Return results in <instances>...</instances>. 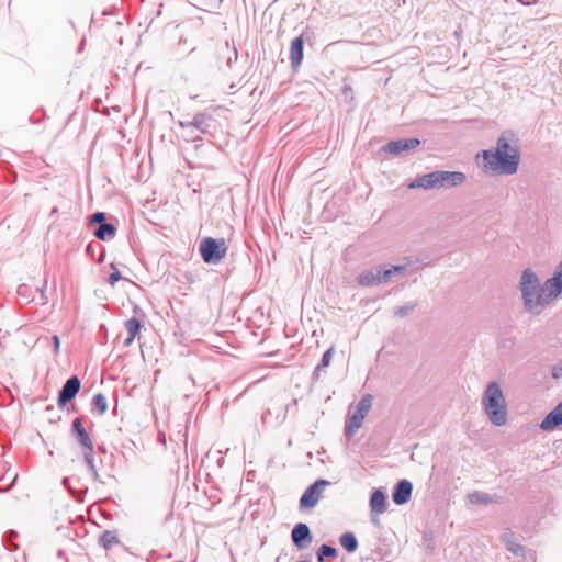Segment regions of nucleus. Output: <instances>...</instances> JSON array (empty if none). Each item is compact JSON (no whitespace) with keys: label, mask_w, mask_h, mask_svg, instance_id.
<instances>
[{"label":"nucleus","mask_w":562,"mask_h":562,"mask_svg":"<svg viewBox=\"0 0 562 562\" xmlns=\"http://www.w3.org/2000/svg\"><path fill=\"white\" fill-rule=\"evenodd\" d=\"M415 306L416 304H406L404 306H400L395 310L394 314L400 317L406 316L415 308Z\"/></svg>","instance_id":"26"},{"label":"nucleus","mask_w":562,"mask_h":562,"mask_svg":"<svg viewBox=\"0 0 562 562\" xmlns=\"http://www.w3.org/2000/svg\"><path fill=\"white\" fill-rule=\"evenodd\" d=\"M469 497V501L472 503V504H483V505H487L490 503H493L494 502V498L492 495H490L488 493H484V492H473V493H470L468 495Z\"/></svg>","instance_id":"20"},{"label":"nucleus","mask_w":562,"mask_h":562,"mask_svg":"<svg viewBox=\"0 0 562 562\" xmlns=\"http://www.w3.org/2000/svg\"><path fill=\"white\" fill-rule=\"evenodd\" d=\"M420 145V140L418 138H401L396 140H391L384 144L380 151L384 154H390L392 156H398L402 153L413 150Z\"/></svg>","instance_id":"7"},{"label":"nucleus","mask_w":562,"mask_h":562,"mask_svg":"<svg viewBox=\"0 0 562 562\" xmlns=\"http://www.w3.org/2000/svg\"><path fill=\"white\" fill-rule=\"evenodd\" d=\"M336 554V549L329 546H322L317 553V560L323 562L326 557H334Z\"/></svg>","instance_id":"24"},{"label":"nucleus","mask_w":562,"mask_h":562,"mask_svg":"<svg viewBox=\"0 0 562 562\" xmlns=\"http://www.w3.org/2000/svg\"><path fill=\"white\" fill-rule=\"evenodd\" d=\"M369 505L371 521L373 525L378 526L380 522L378 516L385 513L387 509V501L385 493L380 488L374 490L370 496Z\"/></svg>","instance_id":"8"},{"label":"nucleus","mask_w":562,"mask_h":562,"mask_svg":"<svg viewBox=\"0 0 562 562\" xmlns=\"http://www.w3.org/2000/svg\"><path fill=\"white\" fill-rule=\"evenodd\" d=\"M483 408L495 426H503L507 422V405L498 382H490L482 397Z\"/></svg>","instance_id":"2"},{"label":"nucleus","mask_w":562,"mask_h":562,"mask_svg":"<svg viewBox=\"0 0 562 562\" xmlns=\"http://www.w3.org/2000/svg\"><path fill=\"white\" fill-rule=\"evenodd\" d=\"M375 274L379 276L380 284L387 283L395 276L391 266H378Z\"/></svg>","instance_id":"22"},{"label":"nucleus","mask_w":562,"mask_h":562,"mask_svg":"<svg viewBox=\"0 0 562 562\" xmlns=\"http://www.w3.org/2000/svg\"><path fill=\"white\" fill-rule=\"evenodd\" d=\"M93 406L99 411L100 414H104L108 411V402L103 394H97L93 397Z\"/></svg>","instance_id":"23"},{"label":"nucleus","mask_w":562,"mask_h":562,"mask_svg":"<svg viewBox=\"0 0 562 562\" xmlns=\"http://www.w3.org/2000/svg\"><path fill=\"white\" fill-rule=\"evenodd\" d=\"M291 64L294 69H296L303 59V40L302 37H296L291 44Z\"/></svg>","instance_id":"15"},{"label":"nucleus","mask_w":562,"mask_h":562,"mask_svg":"<svg viewBox=\"0 0 562 562\" xmlns=\"http://www.w3.org/2000/svg\"><path fill=\"white\" fill-rule=\"evenodd\" d=\"M104 220H105V214H104V213H102V212H98V213H95V214H93V215L91 216L90 222H91V223H101V224H103L102 222H103Z\"/></svg>","instance_id":"31"},{"label":"nucleus","mask_w":562,"mask_h":562,"mask_svg":"<svg viewBox=\"0 0 562 562\" xmlns=\"http://www.w3.org/2000/svg\"><path fill=\"white\" fill-rule=\"evenodd\" d=\"M373 397L370 394L364 395L357 405L356 412L353 413V434L359 429L363 423V419L371 409Z\"/></svg>","instance_id":"11"},{"label":"nucleus","mask_w":562,"mask_h":562,"mask_svg":"<svg viewBox=\"0 0 562 562\" xmlns=\"http://www.w3.org/2000/svg\"><path fill=\"white\" fill-rule=\"evenodd\" d=\"M101 543L104 548H109L116 543V536L113 532L106 531L101 536Z\"/></svg>","instance_id":"25"},{"label":"nucleus","mask_w":562,"mask_h":562,"mask_svg":"<svg viewBox=\"0 0 562 562\" xmlns=\"http://www.w3.org/2000/svg\"><path fill=\"white\" fill-rule=\"evenodd\" d=\"M72 429L77 434V436L79 435V431L80 430H85L82 427H81V423L79 419H75L74 423H72Z\"/></svg>","instance_id":"33"},{"label":"nucleus","mask_w":562,"mask_h":562,"mask_svg":"<svg viewBox=\"0 0 562 562\" xmlns=\"http://www.w3.org/2000/svg\"><path fill=\"white\" fill-rule=\"evenodd\" d=\"M482 158V167L496 175L512 176L518 171L521 153L520 138L513 130L503 131L493 149H484L477 154Z\"/></svg>","instance_id":"1"},{"label":"nucleus","mask_w":562,"mask_h":562,"mask_svg":"<svg viewBox=\"0 0 562 562\" xmlns=\"http://www.w3.org/2000/svg\"><path fill=\"white\" fill-rule=\"evenodd\" d=\"M340 543L348 552H351V532L345 533L340 538Z\"/></svg>","instance_id":"28"},{"label":"nucleus","mask_w":562,"mask_h":562,"mask_svg":"<svg viewBox=\"0 0 562 562\" xmlns=\"http://www.w3.org/2000/svg\"><path fill=\"white\" fill-rule=\"evenodd\" d=\"M97 238L104 240L108 237H113L115 235V227L112 224H101L99 228L94 232Z\"/></svg>","instance_id":"21"},{"label":"nucleus","mask_w":562,"mask_h":562,"mask_svg":"<svg viewBox=\"0 0 562 562\" xmlns=\"http://www.w3.org/2000/svg\"><path fill=\"white\" fill-rule=\"evenodd\" d=\"M375 273H378V267H374L370 270L360 273L358 277L359 284L366 286L380 284L379 276H376Z\"/></svg>","instance_id":"17"},{"label":"nucleus","mask_w":562,"mask_h":562,"mask_svg":"<svg viewBox=\"0 0 562 562\" xmlns=\"http://www.w3.org/2000/svg\"><path fill=\"white\" fill-rule=\"evenodd\" d=\"M331 355H333V350L329 349L327 350L324 356H323V359H322V367H327L330 362V359H331Z\"/></svg>","instance_id":"32"},{"label":"nucleus","mask_w":562,"mask_h":562,"mask_svg":"<svg viewBox=\"0 0 562 562\" xmlns=\"http://www.w3.org/2000/svg\"><path fill=\"white\" fill-rule=\"evenodd\" d=\"M357 547H358V542H357L356 537L353 536V551L357 549Z\"/></svg>","instance_id":"35"},{"label":"nucleus","mask_w":562,"mask_h":562,"mask_svg":"<svg viewBox=\"0 0 562 562\" xmlns=\"http://www.w3.org/2000/svg\"><path fill=\"white\" fill-rule=\"evenodd\" d=\"M111 269L113 270V272L111 273L110 278H109V282L110 284H114L115 282H117L119 280H121V273L119 271V269L116 268L115 263H111Z\"/></svg>","instance_id":"27"},{"label":"nucleus","mask_w":562,"mask_h":562,"mask_svg":"<svg viewBox=\"0 0 562 562\" xmlns=\"http://www.w3.org/2000/svg\"><path fill=\"white\" fill-rule=\"evenodd\" d=\"M328 485L327 481L319 480L311 485L302 495L300 504L302 507H314L324 492L325 487Z\"/></svg>","instance_id":"9"},{"label":"nucleus","mask_w":562,"mask_h":562,"mask_svg":"<svg viewBox=\"0 0 562 562\" xmlns=\"http://www.w3.org/2000/svg\"><path fill=\"white\" fill-rule=\"evenodd\" d=\"M392 267V271L394 272V274H404L408 268V265H397V266H391Z\"/></svg>","instance_id":"30"},{"label":"nucleus","mask_w":562,"mask_h":562,"mask_svg":"<svg viewBox=\"0 0 562 562\" xmlns=\"http://www.w3.org/2000/svg\"><path fill=\"white\" fill-rule=\"evenodd\" d=\"M502 540L508 551H510L515 555L524 554V547L518 543L515 535L513 532H505L502 536Z\"/></svg>","instance_id":"16"},{"label":"nucleus","mask_w":562,"mask_h":562,"mask_svg":"<svg viewBox=\"0 0 562 562\" xmlns=\"http://www.w3.org/2000/svg\"><path fill=\"white\" fill-rule=\"evenodd\" d=\"M292 540L297 548H305L312 541L308 527L305 524L296 525L292 530Z\"/></svg>","instance_id":"13"},{"label":"nucleus","mask_w":562,"mask_h":562,"mask_svg":"<svg viewBox=\"0 0 562 562\" xmlns=\"http://www.w3.org/2000/svg\"><path fill=\"white\" fill-rule=\"evenodd\" d=\"M227 247L224 239L204 238L200 244V252L207 263H216L226 255Z\"/></svg>","instance_id":"5"},{"label":"nucleus","mask_w":562,"mask_h":562,"mask_svg":"<svg viewBox=\"0 0 562 562\" xmlns=\"http://www.w3.org/2000/svg\"><path fill=\"white\" fill-rule=\"evenodd\" d=\"M546 296V305L562 293V260L557 266L554 273L542 285Z\"/></svg>","instance_id":"6"},{"label":"nucleus","mask_w":562,"mask_h":562,"mask_svg":"<svg viewBox=\"0 0 562 562\" xmlns=\"http://www.w3.org/2000/svg\"><path fill=\"white\" fill-rule=\"evenodd\" d=\"M53 342H54L55 352H58L59 347H60V340H59L58 336H53Z\"/></svg>","instance_id":"34"},{"label":"nucleus","mask_w":562,"mask_h":562,"mask_svg":"<svg viewBox=\"0 0 562 562\" xmlns=\"http://www.w3.org/2000/svg\"><path fill=\"white\" fill-rule=\"evenodd\" d=\"M125 327L128 331V338L126 339L125 345L131 346L139 331L140 324L136 318H131L125 323Z\"/></svg>","instance_id":"19"},{"label":"nucleus","mask_w":562,"mask_h":562,"mask_svg":"<svg viewBox=\"0 0 562 562\" xmlns=\"http://www.w3.org/2000/svg\"><path fill=\"white\" fill-rule=\"evenodd\" d=\"M553 379L562 378V359L552 369Z\"/></svg>","instance_id":"29"},{"label":"nucleus","mask_w":562,"mask_h":562,"mask_svg":"<svg viewBox=\"0 0 562 562\" xmlns=\"http://www.w3.org/2000/svg\"><path fill=\"white\" fill-rule=\"evenodd\" d=\"M80 443L89 450L85 453L87 464L93 470V458H92V442L86 430H80L78 435Z\"/></svg>","instance_id":"18"},{"label":"nucleus","mask_w":562,"mask_h":562,"mask_svg":"<svg viewBox=\"0 0 562 562\" xmlns=\"http://www.w3.org/2000/svg\"><path fill=\"white\" fill-rule=\"evenodd\" d=\"M80 389V381L77 376L70 378L65 385L63 386V390L59 393L58 402L60 405H65L68 401L74 398L76 394L79 392Z\"/></svg>","instance_id":"12"},{"label":"nucleus","mask_w":562,"mask_h":562,"mask_svg":"<svg viewBox=\"0 0 562 562\" xmlns=\"http://www.w3.org/2000/svg\"><path fill=\"white\" fill-rule=\"evenodd\" d=\"M562 424V411L559 404L544 417L540 428L544 431H551Z\"/></svg>","instance_id":"14"},{"label":"nucleus","mask_w":562,"mask_h":562,"mask_svg":"<svg viewBox=\"0 0 562 562\" xmlns=\"http://www.w3.org/2000/svg\"><path fill=\"white\" fill-rule=\"evenodd\" d=\"M350 429H351V424H348V423H347V424H346V430L348 431V430H350Z\"/></svg>","instance_id":"36"},{"label":"nucleus","mask_w":562,"mask_h":562,"mask_svg":"<svg viewBox=\"0 0 562 562\" xmlns=\"http://www.w3.org/2000/svg\"><path fill=\"white\" fill-rule=\"evenodd\" d=\"M413 494V484L411 481L403 479L400 480L392 492V501L396 505H404L409 502Z\"/></svg>","instance_id":"10"},{"label":"nucleus","mask_w":562,"mask_h":562,"mask_svg":"<svg viewBox=\"0 0 562 562\" xmlns=\"http://www.w3.org/2000/svg\"><path fill=\"white\" fill-rule=\"evenodd\" d=\"M520 291L525 310L531 314H539L546 306V296L538 276L531 269L522 271Z\"/></svg>","instance_id":"3"},{"label":"nucleus","mask_w":562,"mask_h":562,"mask_svg":"<svg viewBox=\"0 0 562 562\" xmlns=\"http://www.w3.org/2000/svg\"><path fill=\"white\" fill-rule=\"evenodd\" d=\"M465 179V175L461 171L436 170L418 177L408 184V188L424 190L453 188L462 184Z\"/></svg>","instance_id":"4"}]
</instances>
